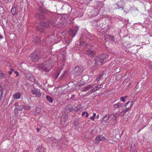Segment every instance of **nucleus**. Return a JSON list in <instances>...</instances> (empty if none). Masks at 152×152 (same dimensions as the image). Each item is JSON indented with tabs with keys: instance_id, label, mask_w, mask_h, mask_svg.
<instances>
[{
	"instance_id": "1",
	"label": "nucleus",
	"mask_w": 152,
	"mask_h": 152,
	"mask_svg": "<svg viewBox=\"0 0 152 152\" xmlns=\"http://www.w3.org/2000/svg\"><path fill=\"white\" fill-rule=\"evenodd\" d=\"M109 55L103 54L97 56L95 58L94 65L96 67L102 65L104 63L106 62L108 59Z\"/></svg>"
},
{
	"instance_id": "2",
	"label": "nucleus",
	"mask_w": 152,
	"mask_h": 152,
	"mask_svg": "<svg viewBox=\"0 0 152 152\" xmlns=\"http://www.w3.org/2000/svg\"><path fill=\"white\" fill-rule=\"evenodd\" d=\"M53 67V63L50 64V61H45V64H40L39 66V68L42 70V71L47 72H48Z\"/></svg>"
},
{
	"instance_id": "3",
	"label": "nucleus",
	"mask_w": 152,
	"mask_h": 152,
	"mask_svg": "<svg viewBox=\"0 0 152 152\" xmlns=\"http://www.w3.org/2000/svg\"><path fill=\"white\" fill-rule=\"evenodd\" d=\"M60 38H62L61 37H59L58 35L57 36L55 37L54 35L51 34L50 35L46 38L45 40H44L46 42H55V41L56 39H58Z\"/></svg>"
},
{
	"instance_id": "4",
	"label": "nucleus",
	"mask_w": 152,
	"mask_h": 152,
	"mask_svg": "<svg viewBox=\"0 0 152 152\" xmlns=\"http://www.w3.org/2000/svg\"><path fill=\"white\" fill-rule=\"evenodd\" d=\"M47 26V24L45 22H41L40 23L39 25L37 27V31H40L41 33L45 31Z\"/></svg>"
},
{
	"instance_id": "5",
	"label": "nucleus",
	"mask_w": 152,
	"mask_h": 152,
	"mask_svg": "<svg viewBox=\"0 0 152 152\" xmlns=\"http://www.w3.org/2000/svg\"><path fill=\"white\" fill-rule=\"evenodd\" d=\"M38 11L40 13V14H37L36 16L38 17L39 18L41 19L44 18V15H46L48 13L47 11L42 7L39 8Z\"/></svg>"
},
{
	"instance_id": "6",
	"label": "nucleus",
	"mask_w": 152,
	"mask_h": 152,
	"mask_svg": "<svg viewBox=\"0 0 152 152\" xmlns=\"http://www.w3.org/2000/svg\"><path fill=\"white\" fill-rule=\"evenodd\" d=\"M32 61L35 62L37 61L40 58V55L38 51H35L31 55Z\"/></svg>"
},
{
	"instance_id": "7",
	"label": "nucleus",
	"mask_w": 152,
	"mask_h": 152,
	"mask_svg": "<svg viewBox=\"0 0 152 152\" xmlns=\"http://www.w3.org/2000/svg\"><path fill=\"white\" fill-rule=\"evenodd\" d=\"M110 116V117L113 118V120H115L116 117L115 115H110L108 114H107L103 118L102 122L103 124H105L107 123V121L109 120V119Z\"/></svg>"
},
{
	"instance_id": "8",
	"label": "nucleus",
	"mask_w": 152,
	"mask_h": 152,
	"mask_svg": "<svg viewBox=\"0 0 152 152\" xmlns=\"http://www.w3.org/2000/svg\"><path fill=\"white\" fill-rule=\"evenodd\" d=\"M58 18H59L58 15L56 14H54L53 15L50 21V23L52 26L55 25V22L57 21Z\"/></svg>"
},
{
	"instance_id": "9",
	"label": "nucleus",
	"mask_w": 152,
	"mask_h": 152,
	"mask_svg": "<svg viewBox=\"0 0 152 152\" xmlns=\"http://www.w3.org/2000/svg\"><path fill=\"white\" fill-rule=\"evenodd\" d=\"M31 93L35 96L37 97H40L41 96V93L40 92V90L37 89H32L31 90Z\"/></svg>"
},
{
	"instance_id": "10",
	"label": "nucleus",
	"mask_w": 152,
	"mask_h": 152,
	"mask_svg": "<svg viewBox=\"0 0 152 152\" xmlns=\"http://www.w3.org/2000/svg\"><path fill=\"white\" fill-rule=\"evenodd\" d=\"M78 28H75L73 29L70 28L68 31V33L70 35L75 37L77 33Z\"/></svg>"
},
{
	"instance_id": "11",
	"label": "nucleus",
	"mask_w": 152,
	"mask_h": 152,
	"mask_svg": "<svg viewBox=\"0 0 152 152\" xmlns=\"http://www.w3.org/2000/svg\"><path fill=\"white\" fill-rule=\"evenodd\" d=\"M123 3L122 1H121L118 2L117 4L118 6V9L119 8H121L123 10L124 12L126 14L129 13V9H126L125 8H124V7H123V6H121Z\"/></svg>"
},
{
	"instance_id": "12",
	"label": "nucleus",
	"mask_w": 152,
	"mask_h": 152,
	"mask_svg": "<svg viewBox=\"0 0 152 152\" xmlns=\"http://www.w3.org/2000/svg\"><path fill=\"white\" fill-rule=\"evenodd\" d=\"M95 50L90 49L86 50V54L90 57H93L95 55Z\"/></svg>"
},
{
	"instance_id": "13",
	"label": "nucleus",
	"mask_w": 152,
	"mask_h": 152,
	"mask_svg": "<svg viewBox=\"0 0 152 152\" xmlns=\"http://www.w3.org/2000/svg\"><path fill=\"white\" fill-rule=\"evenodd\" d=\"M131 109V107H126L125 110H122L119 113V115L120 116H123L126 113Z\"/></svg>"
},
{
	"instance_id": "14",
	"label": "nucleus",
	"mask_w": 152,
	"mask_h": 152,
	"mask_svg": "<svg viewBox=\"0 0 152 152\" xmlns=\"http://www.w3.org/2000/svg\"><path fill=\"white\" fill-rule=\"evenodd\" d=\"M74 110V108H73L72 105H67L65 108V111L67 112H72Z\"/></svg>"
},
{
	"instance_id": "15",
	"label": "nucleus",
	"mask_w": 152,
	"mask_h": 152,
	"mask_svg": "<svg viewBox=\"0 0 152 152\" xmlns=\"http://www.w3.org/2000/svg\"><path fill=\"white\" fill-rule=\"evenodd\" d=\"M68 117L67 115L66 114H64L61 118V121L62 124H64L66 121Z\"/></svg>"
},
{
	"instance_id": "16",
	"label": "nucleus",
	"mask_w": 152,
	"mask_h": 152,
	"mask_svg": "<svg viewBox=\"0 0 152 152\" xmlns=\"http://www.w3.org/2000/svg\"><path fill=\"white\" fill-rule=\"evenodd\" d=\"M96 141L95 143L96 144H98L99 142V141L104 140L105 138L102 135H99V136H97L96 138Z\"/></svg>"
},
{
	"instance_id": "17",
	"label": "nucleus",
	"mask_w": 152,
	"mask_h": 152,
	"mask_svg": "<svg viewBox=\"0 0 152 152\" xmlns=\"http://www.w3.org/2000/svg\"><path fill=\"white\" fill-rule=\"evenodd\" d=\"M15 106L17 107V108L19 110L21 111L24 108V106L23 105H18V102H16L15 104Z\"/></svg>"
},
{
	"instance_id": "18",
	"label": "nucleus",
	"mask_w": 152,
	"mask_h": 152,
	"mask_svg": "<svg viewBox=\"0 0 152 152\" xmlns=\"http://www.w3.org/2000/svg\"><path fill=\"white\" fill-rule=\"evenodd\" d=\"M94 85V84H91L88 85L87 86L84 87L83 88V90L85 91H87L90 89L92 88Z\"/></svg>"
},
{
	"instance_id": "19",
	"label": "nucleus",
	"mask_w": 152,
	"mask_h": 152,
	"mask_svg": "<svg viewBox=\"0 0 152 152\" xmlns=\"http://www.w3.org/2000/svg\"><path fill=\"white\" fill-rule=\"evenodd\" d=\"M21 96V94L20 92H17L13 96V98L15 99H19L20 98Z\"/></svg>"
},
{
	"instance_id": "20",
	"label": "nucleus",
	"mask_w": 152,
	"mask_h": 152,
	"mask_svg": "<svg viewBox=\"0 0 152 152\" xmlns=\"http://www.w3.org/2000/svg\"><path fill=\"white\" fill-rule=\"evenodd\" d=\"M27 77L28 78L29 80L31 82H34L35 81V78L32 75L28 74L27 75Z\"/></svg>"
},
{
	"instance_id": "21",
	"label": "nucleus",
	"mask_w": 152,
	"mask_h": 152,
	"mask_svg": "<svg viewBox=\"0 0 152 152\" xmlns=\"http://www.w3.org/2000/svg\"><path fill=\"white\" fill-rule=\"evenodd\" d=\"M123 104L121 102H118L114 104L113 105V108L114 109L119 108L122 106Z\"/></svg>"
},
{
	"instance_id": "22",
	"label": "nucleus",
	"mask_w": 152,
	"mask_h": 152,
	"mask_svg": "<svg viewBox=\"0 0 152 152\" xmlns=\"http://www.w3.org/2000/svg\"><path fill=\"white\" fill-rule=\"evenodd\" d=\"M36 152H45V149L42 146L39 147L36 150Z\"/></svg>"
},
{
	"instance_id": "23",
	"label": "nucleus",
	"mask_w": 152,
	"mask_h": 152,
	"mask_svg": "<svg viewBox=\"0 0 152 152\" xmlns=\"http://www.w3.org/2000/svg\"><path fill=\"white\" fill-rule=\"evenodd\" d=\"M75 70L78 74H80L83 71L79 66H77L75 69Z\"/></svg>"
},
{
	"instance_id": "24",
	"label": "nucleus",
	"mask_w": 152,
	"mask_h": 152,
	"mask_svg": "<svg viewBox=\"0 0 152 152\" xmlns=\"http://www.w3.org/2000/svg\"><path fill=\"white\" fill-rule=\"evenodd\" d=\"M11 12L13 15H16L18 14L17 12L16 8L14 7L12 8L11 11Z\"/></svg>"
},
{
	"instance_id": "25",
	"label": "nucleus",
	"mask_w": 152,
	"mask_h": 152,
	"mask_svg": "<svg viewBox=\"0 0 152 152\" xmlns=\"http://www.w3.org/2000/svg\"><path fill=\"white\" fill-rule=\"evenodd\" d=\"M100 20L94 21L93 23V25L94 26H99L100 25Z\"/></svg>"
},
{
	"instance_id": "26",
	"label": "nucleus",
	"mask_w": 152,
	"mask_h": 152,
	"mask_svg": "<svg viewBox=\"0 0 152 152\" xmlns=\"http://www.w3.org/2000/svg\"><path fill=\"white\" fill-rule=\"evenodd\" d=\"M41 39L37 37H35L33 40V41L35 43H38L40 42L41 41Z\"/></svg>"
},
{
	"instance_id": "27",
	"label": "nucleus",
	"mask_w": 152,
	"mask_h": 152,
	"mask_svg": "<svg viewBox=\"0 0 152 152\" xmlns=\"http://www.w3.org/2000/svg\"><path fill=\"white\" fill-rule=\"evenodd\" d=\"M46 99L50 103H52L53 102V100L52 98L48 95L46 96Z\"/></svg>"
},
{
	"instance_id": "28",
	"label": "nucleus",
	"mask_w": 152,
	"mask_h": 152,
	"mask_svg": "<svg viewBox=\"0 0 152 152\" xmlns=\"http://www.w3.org/2000/svg\"><path fill=\"white\" fill-rule=\"evenodd\" d=\"M129 104L130 105V107H131V109L132 107L133 106V102H132L128 101L127 102L125 103L124 105L126 108V107H127L126 106H127V105Z\"/></svg>"
},
{
	"instance_id": "29",
	"label": "nucleus",
	"mask_w": 152,
	"mask_h": 152,
	"mask_svg": "<svg viewBox=\"0 0 152 152\" xmlns=\"http://www.w3.org/2000/svg\"><path fill=\"white\" fill-rule=\"evenodd\" d=\"M103 76V74L101 73L99 75L97 78L96 79L95 81L97 82L99 81L101 79L102 77Z\"/></svg>"
},
{
	"instance_id": "30",
	"label": "nucleus",
	"mask_w": 152,
	"mask_h": 152,
	"mask_svg": "<svg viewBox=\"0 0 152 152\" xmlns=\"http://www.w3.org/2000/svg\"><path fill=\"white\" fill-rule=\"evenodd\" d=\"M80 45L81 46H85L86 47L88 46V44L83 41H81L80 42Z\"/></svg>"
},
{
	"instance_id": "31",
	"label": "nucleus",
	"mask_w": 152,
	"mask_h": 152,
	"mask_svg": "<svg viewBox=\"0 0 152 152\" xmlns=\"http://www.w3.org/2000/svg\"><path fill=\"white\" fill-rule=\"evenodd\" d=\"M97 5L98 6V7H99L100 8H102L103 7V5L102 2H97Z\"/></svg>"
},
{
	"instance_id": "32",
	"label": "nucleus",
	"mask_w": 152,
	"mask_h": 152,
	"mask_svg": "<svg viewBox=\"0 0 152 152\" xmlns=\"http://www.w3.org/2000/svg\"><path fill=\"white\" fill-rule=\"evenodd\" d=\"M82 107H81L80 105H78L76 107V111H81L82 110Z\"/></svg>"
},
{
	"instance_id": "33",
	"label": "nucleus",
	"mask_w": 152,
	"mask_h": 152,
	"mask_svg": "<svg viewBox=\"0 0 152 152\" xmlns=\"http://www.w3.org/2000/svg\"><path fill=\"white\" fill-rule=\"evenodd\" d=\"M14 113H15V115H17L18 114V111L19 110L17 108V107H15L14 109Z\"/></svg>"
},
{
	"instance_id": "34",
	"label": "nucleus",
	"mask_w": 152,
	"mask_h": 152,
	"mask_svg": "<svg viewBox=\"0 0 152 152\" xmlns=\"http://www.w3.org/2000/svg\"><path fill=\"white\" fill-rule=\"evenodd\" d=\"M24 108L25 110H29L30 109L31 107L29 105H26L24 106Z\"/></svg>"
},
{
	"instance_id": "35",
	"label": "nucleus",
	"mask_w": 152,
	"mask_h": 152,
	"mask_svg": "<svg viewBox=\"0 0 152 152\" xmlns=\"http://www.w3.org/2000/svg\"><path fill=\"white\" fill-rule=\"evenodd\" d=\"M40 109L38 107H37L35 110V112L37 113H39L40 112Z\"/></svg>"
},
{
	"instance_id": "36",
	"label": "nucleus",
	"mask_w": 152,
	"mask_h": 152,
	"mask_svg": "<svg viewBox=\"0 0 152 152\" xmlns=\"http://www.w3.org/2000/svg\"><path fill=\"white\" fill-rule=\"evenodd\" d=\"M4 75L2 72V71L0 70V78L1 79L4 78Z\"/></svg>"
},
{
	"instance_id": "37",
	"label": "nucleus",
	"mask_w": 152,
	"mask_h": 152,
	"mask_svg": "<svg viewBox=\"0 0 152 152\" xmlns=\"http://www.w3.org/2000/svg\"><path fill=\"white\" fill-rule=\"evenodd\" d=\"M74 124L75 125H78L79 124V121L78 120H76L74 121Z\"/></svg>"
},
{
	"instance_id": "38",
	"label": "nucleus",
	"mask_w": 152,
	"mask_h": 152,
	"mask_svg": "<svg viewBox=\"0 0 152 152\" xmlns=\"http://www.w3.org/2000/svg\"><path fill=\"white\" fill-rule=\"evenodd\" d=\"M60 74V72L59 71H58L56 72L55 74V76L56 77V79L58 77V76Z\"/></svg>"
},
{
	"instance_id": "39",
	"label": "nucleus",
	"mask_w": 152,
	"mask_h": 152,
	"mask_svg": "<svg viewBox=\"0 0 152 152\" xmlns=\"http://www.w3.org/2000/svg\"><path fill=\"white\" fill-rule=\"evenodd\" d=\"M97 90H98V89H97V88L96 87L95 88H94L92 90V91H91V92H95L96 91H97Z\"/></svg>"
},
{
	"instance_id": "40",
	"label": "nucleus",
	"mask_w": 152,
	"mask_h": 152,
	"mask_svg": "<svg viewBox=\"0 0 152 152\" xmlns=\"http://www.w3.org/2000/svg\"><path fill=\"white\" fill-rule=\"evenodd\" d=\"M120 100L123 102H126V99L124 98L123 96H122L120 98Z\"/></svg>"
},
{
	"instance_id": "41",
	"label": "nucleus",
	"mask_w": 152,
	"mask_h": 152,
	"mask_svg": "<svg viewBox=\"0 0 152 152\" xmlns=\"http://www.w3.org/2000/svg\"><path fill=\"white\" fill-rule=\"evenodd\" d=\"M14 70L13 69H11L10 71L9 72V74L10 75H11L12 74V72H14Z\"/></svg>"
},
{
	"instance_id": "42",
	"label": "nucleus",
	"mask_w": 152,
	"mask_h": 152,
	"mask_svg": "<svg viewBox=\"0 0 152 152\" xmlns=\"http://www.w3.org/2000/svg\"><path fill=\"white\" fill-rule=\"evenodd\" d=\"M2 92L0 91V102L1 101L2 98Z\"/></svg>"
},
{
	"instance_id": "43",
	"label": "nucleus",
	"mask_w": 152,
	"mask_h": 152,
	"mask_svg": "<svg viewBox=\"0 0 152 152\" xmlns=\"http://www.w3.org/2000/svg\"><path fill=\"white\" fill-rule=\"evenodd\" d=\"M102 86L101 85H99L97 86L96 88L97 89L99 90L100 88H101L102 87Z\"/></svg>"
},
{
	"instance_id": "44",
	"label": "nucleus",
	"mask_w": 152,
	"mask_h": 152,
	"mask_svg": "<svg viewBox=\"0 0 152 152\" xmlns=\"http://www.w3.org/2000/svg\"><path fill=\"white\" fill-rule=\"evenodd\" d=\"M110 39H111V41H114V38L113 36L110 37Z\"/></svg>"
},
{
	"instance_id": "45",
	"label": "nucleus",
	"mask_w": 152,
	"mask_h": 152,
	"mask_svg": "<svg viewBox=\"0 0 152 152\" xmlns=\"http://www.w3.org/2000/svg\"><path fill=\"white\" fill-rule=\"evenodd\" d=\"M131 149L132 151H133L134 149H135V148L134 146H132L131 147Z\"/></svg>"
},
{
	"instance_id": "46",
	"label": "nucleus",
	"mask_w": 152,
	"mask_h": 152,
	"mask_svg": "<svg viewBox=\"0 0 152 152\" xmlns=\"http://www.w3.org/2000/svg\"><path fill=\"white\" fill-rule=\"evenodd\" d=\"M15 73L16 74V75L17 76H18L19 75V73L17 71H15Z\"/></svg>"
},
{
	"instance_id": "47",
	"label": "nucleus",
	"mask_w": 152,
	"mask_h": 152,
	"mask_svg": "<svg viewBox=\"0 0 152 152\" xmlns=\"http://www.w3.org/2000/svg\"><path fill=\"white\" fill-rule=\"evenodd\" d=\"M90 119L92 121H94V120L95 119V117H94V116H91L90 117Z\"/></svg>"
},
{
	"instance_id": "48",
	"label": "nucleus",
	"mask_w": 152,
	"mask_h": 152,
	"mask_svg": "<svg viewBox=\"0 0 152 152\" xmlns=\"http://www.w3.org/2000/svg\"><path fill=\"white\" fill-rule=\"evenodd\" d=\"M85 113H86L85 117H88L89 115L88 114V113L87 112H85Z\"/></svg>"
},
{
	"instance_id": "49",
	"label": "nucleus",
	"mask_w": 152,
	"mask_h": 152,
	"mask_svg": "<svg viewBox=\"0 0 152 152\" xmlns=\"http://www.w3.org/2000/svg\"><path fill=\"white\" fill-rule=\"evenodd\" d=\"M85 112H83L82 113V116H83L85 115V114H86Z\"/></svg>"
},
{
	"instance_id": "50",
	"label": "nucleus",
	"mask_w": 152,
	"mask_h": 152,
	"mask_svg": "<svg viewBox=\"0 0 152 152\" xmlns=\"http://www.w3.org/2000/svg\"><path fill=\"white\" fill-rule=\"evenodd\" d=\"M2 87L1 85H0V91H1V92H2Z\"/></svg>"
},
{
	"instance_id": "51",
	"label": "nucleus",
	"mask_w": 152,
	"mask_h": 152,
	"mask_svg": "<svg viewBox=\"0 0 152 152\" xmlns=\"http://www.w3.org/2000/svg\"><path fill=\"white\" fill-rule=\"evenodd\" d=\"M36 129L37 132H39L40 130L38 128H36Z\"/></svg>"
},
{
	"instance_id": "52",
	"label": "nucleus",
	"mask_w": 152,
	"mask_h": 152,
	"mask_svg": "<svg viewBox=\"0 0 152 152\" xmlns=\"http://www.w3.org/2000/svg\"><path fill=\"white\" fill-rule=\"evenodd\" d=\"M124 97V98L125 99H126L127 98V96H123Z\"/></svg>"
},
{
	"instance_id": "53",
	"label": "nucleus",
	"mask_w": 152,
	"mask_h": 152,
	"mask_svg": "<svg viewBox=\"0 0 152 152\" xmlns=\"http://www.w3.org/2000/svg\"><path fill=\"white\" fill-rule=\"evenodd\" d=\"M96 113H94L93 114V116H94V117H95L96 116Z\"/></svg>"
},
{
	"instance_id": "54",
	"label": "nucleus",
	"mask_w": 152,
	"mask_h": 152,
	"mask_svg": "<svg viewBox=\"0 0 152 152\" xmlns=\"http://www.w3.org/2000/svg\"><path fill=\"white\" fill-rule=\"evenodd\" d=\"M3 37L1 35H0V39H2Z\"/></svg>"
},
{
	"instance_id": "55",
	"label": "nucleus",
	"mask_w": 152,
	"mask_h": 152,
	"mask_svg": "<svg viewBox=\"0 0 152 152\" xmlns=\"http://www.w3.org/2000/svg\"><path fill=\"white\" fill-rule=\"evenodd\" d=\"M23 152H30L28 151L25 150V151H23Z\"/></svg>"
},
{
	"instance_id": "56",
	"label": "nucleus",
	"mask_w": 152,
	"mask_h": 152,
	"mask_svg": "<svg viewBox=\"0 0 152 152\" xmlns=\"http://www.w3.org/2000/svg\"><path fill=\"white\" fill-rule=\"evenodd\" d=\"M99 117V115H97V116H96V118H98Z\"/></svg>"
},
{
	"instance_id": "57",
	"label": "nucleus",
	"mask_w": 152,
	"mask_h": 152,
	"mask_svg": "<svg viewBox=\"0 0 152 152\" xmlns=\"http://www.w3.org/2000/svg\"><path fill=\"white\" fill-rule=\"evenodd\" d=\"M61 34H62V33H61L60 32V33H59L58 35H59V36H60V35H61Z\"/></svg>"
},
{
	"instance_id": "58",
	"label": "nucleus",
	"mask_w": 152,
	"mask_h": 152,
	"mask_svg": "<svg viewBox=\"0 0 152 152\" xmlns=\"http://www.w3.org/2000/svg\"><path fill=\"white\" fill-rule=\"evenodd\" d=\"M88 44V45H89V44Z\"/></svg>"
},
{
	"instance_id": "59",
	"label": "nucleus",
	"mask_w": 152,
	"mask_h": 152,
	"mask_svg": "<svg viewBox=\"0 0 152 152\" xmlns=\"http://www.w3.org/2000/svg\"><path fill=\"white\" fill-rule=\"evenodd\" d=\"M91 46H94V45H91Z\"/></svg>"
}]
</instances>
